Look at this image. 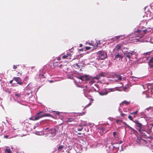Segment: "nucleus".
Listing matches in <instances>:
<instances>
[{
	"mask_svg": "<svg viewBox=\"0 0 153 153\" xmlns=\"http://www.w3.org/2000/svg\"><path fill=\"white\" fill-rule=\"evenodd\" d=\"M128 127L131 130V132H132L133 133H134L136 135L137 132L136 131L134 130V129L131 128V127L130 126H128Z\"/></svg>",
	"mask_w": 153,
	"mask_h": 153,
	"instance_id": "obj_12",
	"label": "nucleus"
},
{
	"mask_svg": "<svg viewBox=\"0 0 153 153\" xmlns=\"http://www.w3.org/2000/svg\"><path fill=\"white\" fill-rule=\"evenodd\" d=\"M147 31H148V30L146 29L144 30H138L135 31V32H137L138 33H141L139 36L141 38L143 36V34L144 33V34L146 33V32Z\"/></svg>",
	"mask_w": 153,
	"mask_h": 153,
	"instance_id": "obj_8",
	"label": "nucleus"
},
{
	"mask_svg": "<svg viewBox=\"0 0 153 153\" xmlns=\"http://www.w3.org/2000/svg\"><path fill=\"white\" fill-rule=\"evenodd\" d=\"M133 122L134 123H135L136 125L137 124V123H138V122H139V121H138V120H134V121H133Z\"/></svg>",
	"mask_w": 153,
	"mask_h": 153,
	"instance_id": "obj_36",
	"label": "nucleus"
},
{
	"mask_svg": "<svg viewBox=\"0 0 153 153\" xmlns=\"http://www.w3.org/2000/svg\"><path fill=\"white\" fill-rule=\"evenodd\" d=\"M99 59L102 60L105 59L107 56L106 52L103 51H100L97 53Z\"/></svg>",
	"mask_w": 153,
	"mask_h": 153,
	"instance_id": "obj_3",
	"label": "nucleus"
},
{
	"mask_svg": "<svg viewBox=\"0 0 153 153\" xmlns=\"http://www.w3.org/2000/svg\"><path fill=\"white\" fill-rule=\"evenodd\" d=\"M115 78H117L119 80H121L122 79L121 76L119 75L115 74Z\"/></svg>",
	"mask_w": 153,
	"mask_h": 153,
	"instance_id": "obj_16",
	"label": "nucleus"
},
{
	"mask_svg": "<svg viewBox=\"0 0 153 153\" xmlns=\"http://www.w3.org/2000/svg\"><path fill=\"white\" fill-rule=\"evenodd\" d=\"M14 97H19V95L18 94H16L15 95H14Z\"/></svg>",
	"mask_w": 153,
	"mask_h": 153,
	"instance_id": "obj_38",
	"label": "nucleus"
},
{
	"mask_svg": "<svg viewBox=\"0 0 153 153\" xmlns=\"http://www.w3.org/2000/svg\"><path fill=\"white\" fill-rule=\"evenodd\" d=\"M81 133H78V134H79V135H81Z\"/></svg>",
	"mask_w": 153,
	"mask_h": 153,
	"instance_id": "obj_61",
	"label": "nucleus"
},
{
	"mask_svg": "<svg viewBox=\"0 0 153 153\" xmlns=\"http://www.w3.org/2000/svg\"><path fill=\"white\" fill-rule=\"evenodd\" d=\"M58 60H59L60 59V57H59V58H58Z\"/></svg>",
	"mask_w": 153,
	"mask_h": 153,
	"instance_id": "obj_59",
	"label": "nucleus"
},
{
	"mask_svg": "<svg viewBox=\"0 0 153 153\" xmlns=\"http://www.w3.org/2000/svg\"><path fill=\"white\" fill-rule=\"evenodd\" d=\"M122 51L125 56L129 59L131 58L133 55H135L136 53L134 51H130L128 52L125 51V50L124 51Z\"/></svg>",
	"mask_w": 153,
	"mask_h": 153,
	"instance_id": "obj_4",
	"label": "nucleus"
},
{
	"mask_svg": "<svg viewBox=\"0 0 153 153\" xmlns=\"http://www.w3.org/2000/svg\"><path fill=\"white\" fill-rule=\"evenodd\" d=\"M14 80H15L18 84H19V77H15L14 78Z\"/></svg>",
	"mask_w": 153,
	"mask_h": 153,
	"instance_id": "obj_24",
	"label": "nucleus"
},
{
	"mask_svg": "<svg viewBox=\"0 0 153 153\" xmlns=\"http://www.w3.org/2000/svg\"><path fill=\"white\" fill-rule=\"evenodd\" d=\"M8 137V136L7 135H5L4 136V137L7 138Z\"/></svg>",
	"mask_w": 153,
	"mask_h": 153,
	"instance_id": "obj_51",
	"label": "nucleus"
},
{
	"mask_svg": "<svg viewBox=\"0 0 153 153\" xmlns=\"http://www.w3.org/2000/svg\"><path fill=\"white\" fill-rule=\"evenodd\" d=\"M148 129L150 132H152V129L153 128V123L148 126Z\"/></svg>",
	"mask_w": 153,
	"mask_h": 153,
	"instance_id": "obj_13",
	"label": "nucleus"
},
{
	"mask_svg": "<svg viewBox=\"0 0 153 153\" xmlns=\"http://www.w3.org/2000/svg\"><path fill=\"white\" fill-rule=\"evenodd\" d=\"M151 51H150V52H146V55H149L150 53H151Z\"/></svg>",
	"mask_w": 153,
	"mask_h": 153,
	"instance_id": "obj_41",
	"label": "nucleus"
},
{
	"mask_svg": "<svg viewBox=\"0 0 153 153\" xmlns=\"http://www.w3.org/2000/svg\"><path fill=\"white\" fill-rule=\"evenodd\" d=\"M5 152L7 153H12V152H11V151L10 150V148H9V147H7L6 148V149L5 151Z\"/></svg>",
	"mask_w": 153,
	"mask_h": 153,
	"instance_id": "obj_15",
	"label": "nucleus"
},
{
	"mask_svg": "<svg viewBox=\"0 0 153 153\" xmlns=\"http://www.w3.org/2000/svg\"><path fill=\"white\" fill-rule=\"evenodd\" d=\"M63 146L62 145L59 146L58 148V149L59 150H60L63 149Z\"/></svg>",
	"mask_w": 153,
	"mask_h": 153,
	"instance_id": "obj_26",
	"label": "nucleus"
},
{
	"mask_svg": "<svg viewBox=\"0 0 153 153\" xmlns=\"http://www.w3.org/2000/svg\"><path fill=\"white\" fill-rule=\"evenodd\" d=\"M113 133V136L114 137L117 134H118V133H117L116 132H114Z\"/></svg>",
	"mask_w": 153,
	"mask_h": 153,
	"instance_id": "obj_33",
	"label": "nucleus"
},
{
	"mask_svg": "<svg viewBox=\"0 0 153 153\" xmlns=\"http://www.w3.org/2000/svg\"><path fill=\"white\" fill-rule=\"evenodd\" d=\"M49 129V128H46V130H48Z\"/></svg>",
	"mask_w": 153,
	"mask_h": 153,
	"instance_id": "obj_60",
	"label": "nucleus"
},
{
	"mask_svg": "<svg viewBox=\"0 0 153 153\" xmlns=\"http://www.w3.org/2000/svg\"><path fill=\"white\" fill-rule=\"evenodd\" d=\"M28 78V77L27 76H26L25 77V79H27Z\"/></svg>",
	"mask_w": 153,
	"mask_h": 153,
	"instance_id": "obj_56",
	"label": "nucleus"
},
{
	"mask_svg": "<svg viewBox=\"0 0 153 153\" xmlns=\"http://www.w3.org/2000/svg\"><path fill=\"white\" fill-rule=\"evenodd\" d=\"M149 62L150 63H152L153 62V57H152L149 60Z\"/></svg>",
	"mask_w": 153,
	"mask_h": 153,
	"instance_id": "obj_32",
	"label": "nucleus"
},
{
	"mask_svg": "<svg viewBox=\"0 0 153 153\" xmlns=\"http://www.w3.org/2000/svg\"><path fill=\"white\" fill-rule=\"evenodd\" d=\"M30 88H31V89H30V88H29V90L28 91V90H27V92H26V94L27 95H29L30 94V93H32V91H33L32 90H31V88L30 87Z\"/></svg>",
	"mask_w": 153,
	"mask_h": 153,
	"instance_id": "obj_17",
	"label": "nucleus"
},
{
	"mask_svg": "<svg viewBox=\"0 0 153 153\" xmlns=\"http://www.w3.org/2000/svg\"><path fill=\"white\" fill-rule=\"evenodd\" d=\"M82 46V44H80L79 45V47H81Z\"/></svg>",
	"mask_w": 153,
	"mask_h": 153,
	"instance_id": "obj_52",
	"label": "nucleus"
},
{
	"mask_svg": "<svg viewBox=\"0 0 153 153\" xmlns=\"http://www.w3.org/2000/svg\"><path fill=\"white\" fill-rule=\"evenodd\" d=\"M122 142H123L122 141H120L119 143L118 142L117 143L118 144H120L122 143Z\"/></svg>",
	"mask_w": 153,
	"mask_h": 153,
	"instance_id": "obj_46",
	"label": "nucleus"
},
{
	"mask_svg": "<svg viewBox=\"0 0 153 153\" xmlns=\"http://www.w3.org/2000/svg\"><path fill=\"white\" fill-rule=\"evenodd\" d=\"M123 52H113V55L114 57V60H117L118 59L119 60H122L123 58L122 53Z\"/></svg>",
	"mask_w": 153,
	"mask_h": 153,
	"instance_id": "obj_2",
	"label": "nucleus"
},
{
	"mask_svg": "<svg viewBox=\"0 0 153 153\" xmlns=\"http://www.w3.org/2000/svg\"><path fill=\"white\" fill-rule=\"evenodd\" d=\"M76 65L77 66H78L79 65L77 64H76Z\"/></svg>",
	"mask_w": 153,
	"mask_h": 153,
	"instance_id": "obj_64",
	"label": "nucleus"
},
{
	"mask_svg": "<svg viewBox=\"0 0 153 153\" xmlns=\"http://www.w3.org/2000/svg\"><path fill=\"white\" fill-rule=\"evenodd\" d=\"M109 91L107 89H105L102 90L101 91L99 92V94L101 96H104L107 95Z\"/></svg>",
	"mask_w": 153,
	"mask_h": 153,
	"instance_id": "obj_9",
	"label": "nucleus"
},
{
	"mask_svg": "<svg viewBox=\"0 0 153 153\" xmlns=\"http://www.w3.org/2000/svg\"><path fill=\"white\" fill-rule=\"evenodd\" d=\"M17 67V66L14 65L13 68L14 69H15Z\"/></svg>",
	"mask_w": 153,
	"mask_h": 153,
	"instance_id": "obj_43",
	"label": "nucleus"
},
{
	"mask_svg": "<svg viewBox=\"0 0 153 153\" xmlns=\"http://www.w3.org/2000/svg\"><path fill=\"white\" fill-rule=\"evenodd\" d=\"M27 86L28 87V88H30V85H28Z\"/></svg>",
	"mask_w": 153,
	"mask_h": 153,
	"instance_id": "obj_53",
	"label": "nucleus"
},
{
	"mask_svg": "<svg viewBox=\"0 0 153 153\" xmlns=\"http://www.w3.org/2000/svg\"><path fill=\"white\" fill-rule=\"evenodd\" d=\"M82 128H81L78 129L77 130L79 131H81L82 130Z\"/></svg>",
	"mask_w": 153,
	"mask_h": 153,
	"instance_id": "obj_42",
	"label": "nucleus"
},
{
	"mask_svg": "<svg viewBox=\"0 0 153 153\" xmlns=\"http://www.w3.org/2000/svg\"><path fill=\"white\" fill-rule=\"evenodd\" d=\"M43 112V111H40L37 114L35 117H33L32 118H30V119L33 120H39L40 118L43 117V114H41Z\"/></svg>",
	"mask_w": 153,
	"mask_h": 153,
	"instance_id": "obj_5",
	"label": "nucleus"
},
{
	"mask_svg": "<svg viewBox=\"0 0 153 153\" xmlns=\"http://www.w3.org/2000/svg\"><path fill=\"white\" fill-rule=\"evenodd\" d=\"M105 76V74L104 73L101 72L100 73L98 76L94 77L93 78L96 79H99L101 77H104Z\"/></svg>",
	"mask_w": 153,
	"mask_h": 153,
	"instance_id": "obj_10",
	"label": "nucleus"
},
{
	"mask_svg": "<svg viewBox=\"0 0 153 153\" xmlns=\"http://www.w3.org/2000/svg\"><path fill=\"white\" fill-rule=\"evenodd\" d=\"M43 117H53V116L51 114H43Z\"/></svg>",
	"mask_w": 153,
	"mask_h": 153,
	"instance_id": "obj_18",
	"label": "nucleus"
},
{
	"mask_svg": "<svg viewBox=\"0 0 153 153\" xmlns=\"http://www.w3.org/2000/svg\"><path fill=\"white\" fill-rule=\"evenodd\" d=\"M122 103H125L126 105H128L129 104V102L126 101H123Z\"/></svg>",
	"mask_w": 153,
	"mask_h": 153,
	"instance_id": "obj_29",
	"label": "nucleus"
},
{
	"mask_svg": "<svg viewBox=\"0 0 153 153\" xmlns=\"http://www.w3.org/2000/svg\"><path fill=\"white\" fill-rule=\"evenodd\" d=\"M37 126H38L37 124H36L35 125V127H37Z\"/></svg>",
	"mask_w": 153,
	"mask_h": 153,
	"instance_id": "obj_54",
	"label": "nucleus"
},
{
	"mask_svg": "<svg viewBox=\"0 0 153 153\" xmlns=\"http://www.w3.org/2000/svg\"><path fill=\"white\" fill-rule=\"evenodd\" d=\"M86 43L88 44L89 45H93V43L87 42Z\"/></svg>",
	"mask_w": 153,
	"mask_h": 153,
	"instance_id": "obj_44",
	"label": "nucleus"
},
{
	"mask_svg": "<svg viewBox=\"0 0 153 153\" xmlns=\"http://www.w3.org/2000/svg\"><path fill=\"white\" fill-rule=\"evenodd\" d=\"M19 83H20V85L22 84V82L21 81V80H20V82H19Z\"/></svg>",
	"mask_w": 153,
	"mask_h": 153,
	"instance_id": "obj_48",
	"label": "nucleus"
},
{
	"mask_svg": "<svg viewBox=\"0 0 153 153\" xmlns=\"http://www.w3.org/2000/svg\"><path fill=\"white\" fill-rule=\"evenodd\" d=\"M67 77L68 78L70 79H72L73 78V76L72 75L71 76L68 75H67Z\"/></svg>",
	"mask_w": 153,
	"mask_h": 153,
	"instance_id": "obj_28",
	"label": "nucleus"
},
{
	"mask_svg": "<svg viewBox=\"0 0 153 153\" xmlns=\"http://www.w3.org/2000/svg\"><path fill=\"white\" fill-rule=\"evenodd\" d=\"M69 56H71V54L70 53H69V54L67 53L66 54L64 55L62 57V58H63V59H65V58H66L67 57H68Z\"/></svg>",
	"mask_w": 153,
	"mask_h": 153,
	"instance_id": "obj_20",
	"label": "nucleus"
},
{
	"mask_svg": "<svg viewBox=\"0 0 153 153\" xmlns=\"http://www.w3.org/2000/svg\"><path fill=\"white\" fill-rule=\"evenodd\" d=\"M125 39V37H123V38H121V40H123V39Z\"/></svg>",
	"mask_w": 153,
	"mask_h": 153,
	"instance_id": "obj_57",
	"label": "nucleus"
},
{
	"mask_svg": "<svg viewBox=\"0 0 153 153\" xmlns=\"http://www.w3.org/2000/svg\"><path fill=\"white\" fill-rule=\"evenodd\" d=\"M119 134L118 133L114 137L116 139H119Z\"/></svg>",
	"mask_w": 153,
	"mask_h": 153,
	"instance_id": "obj_27",
	"label": "nucleus"
},
{
	"mask_svg": "<svg viewBox=\"0 0 153 153\" xmlns=\"http://www.w3.org/2000/svg\"><path fill=\"white\" fill-rule=\"evenodd\" d=\"M126 89V88H124V91H125V89Z\"/></svg>",
	"mask_w": 153,
	"mask_h": 153,
	"instance_id": "obj_62",
	"label": "nucleus"
},
{
	"mask_svg": "<svg viewBox=\"0 0 153 153\" xmlns=\"http://www.w3.org/2000/svg\"><path fill=\"white\" fill-rule=\"evenodd\" d=\"M85 49L86 50H89L91 48L89 47H85Z\"/></svg>",
	"mask_w": 153,
	"mask_h": 153,
	"instance_id": "obj_34",
	"label": "nucleus"
},
{
	"mask_svg": "<svg viewBox=\"0 0 153 153\" xmlns=\"http://www.w3.org/2000/svg\"><path fill=\"white\" fill-rule=\"evenodd\" d=\"M115 89L116 90V91H121L119 89V88H118V87H117L116 88H115Z\"/></svg>",
	"mask_w": 153,
	"mask_h": 153,
	"instance_id": "obj_37",
	"label": "nucleus"
},
{
	"mask_svg": "<svg viewBox=\"0 0 153 153\" xmlns=\"http://www.w3.org/2000/svg\"><path fill=\"white\" fill-rule=\"evenodd\" d=\"M74 120V119L72 118H69L66 121L67 122H69L73 121Z\"/></svg>",
	"mask_w": 153,
	"mask_h": 153,
	"instance_id": "obj_23",
	"label": "nucleus"
},
{
	"mask_svg": "<svg viewBox=\"0 0 153 153\" xmlns=\"http://www.w3.org/2000/svg\"><path fill=\"white\" fill-rule=\"evenodd\" d=\"M82 125L83 126H86V124L84 122H83V123H82Z\"/></svg>",
	"mask_w": 153,
	"mask_h": 153,
	"instance_id": "obj_47",
	"label": "nucleus"
},
{
	"mask_svg": "<svg viewBox=\"0 0 153 153\" xmlns=\"http://www.w3.org/2000/svg\"><path fill=\"white\" fill-rule=\"evenodd\" d=\"M116 122L117 123H119V122H122V121L121 120H117Z\"/></svg>",
	"mask_w": 153,
	"mask_h": 153,
	"instance_id": "obj_39",
	"label": "nucleus"
},
{
	"mask_svg": "<svg viewBox=\"0 0 153 153\" xmlns=\"http://www.w3.org/2000/svg\"><path fill=\"white\" fill-rule=\"evenodd\" d=\"M56 131L55 128L50 129L48 131V135L49 137H53L56 134Z\"/></svg>",
	"mask_w": 153,
	"mask_h": 153,
	"instance_id": "obj_6",
	"label": "nucleus"
},
{
	"mask_svg": "<svg viewBox=\"0 0 153 153\" xmlns=\"http://www.w3.org/2000/svg\"><path fill=\"white\" fill-rule=\"evenodd\" d=\"M147 22L146 20H144L140 22V25L143 27H144L146 25Z\"/></svg>",
	"mask_w": 153,
	"mask_h": 153,
	"instance_id": "obj_11",
	"label": "nucleus"
},
{
	"mask_svg": "<svg viewBox=\"0 0 153 153\" xmlns=\"http://www.w3.org/2000/svg\"><path fill=\"white\" fill-rule=\"evenodd\" d=\"M125 115V114H123V113L121 114V115L122 116H123Z\"/></svg>",
	"mask_w": 153,
	"mask_h": 153,
	"instance_id": "obj_49",
	"label": "nucleus"
},
{
	"mask_svg": "<svg viewBox=\"0 0 153 153\" xmlns=\"http://www.w3.org/2000/svg\"><path fill=\"white\" fill-rule=\"evenodd\" d=\"M49 82H53V80H51V81H49Z\"/></svg>",
	"mask_w": 153,
	"mask_h": 153,
	"instance_id": "obj_58",
	"label": "nucleus"
},
{
	"mask_svg": "<svg viewBox=\"0 0 153 153\" xmlns=\"http://www.w3.org/2000/svg\"><path fill=\"white\" fill-rule=\"evenodd\" d=\"M94 86L96 88H94V90L96 91H97L99 90V86L97 85H94Z\"/></svg>",
	"mask_w": 153,
	"mask_h": 153,
	"instance_id": "obj_19",
	"label": "nucleus"
},
{
	"mask_svg": "<svg viewBox=\"0 0 153 153\" xmlns=\"http://www.w3.org/2000/svg\"><path fill=\"white\" fill-rule=\"evenodd\" d=\"M76 78L77 79H74V81L76 85L78 87H81V85L80 84V83L82 81L85 80L86 81H88L89 80H90L89 82V84L91 85L93 84L95 82V81L94 80L95 79L93 78L94 77H91L90 78H88L87 76H83L79 77H77Z\"/></svg>",
	"mask_w": 153,
	"mask_h": 153,
	"instance_id": "obj_1",
	"label": "nucleus"
},
{
	"mask_svg": "<svg viewBox=\"0 0 153 153\" xmlns=\"http://www.w3.org/2000/svg\"><path fill=\"white\" fill-rule=\"evenodd\" d=\"M136 125L138 127L140 128L142 126V124L139 122L137 123Z\"/></svg>",
	"mask_w": 153,
	"mask_h": 153,
	"instance_id": "obj_21",
	"label": "nucleus"
},
{
	"mask_svg": "<svg viewBox=\"0 0 153 153\" xmlns=\"http://www.w3.org/2000/svg\"><path fill=\"white\" fill-rule=\"evenodd\" d=\"M52 112H55L56 113V114H57V115H59L60 114V112H59V111H52Z\"/></svg>",
	"mask_w": 153,
	"mask_h": 153,
	"instance_id": "obj_31",
	"label": "nucleus"
},
{
	"mask_svg": "<svg viewBox=\"0 0 153 153\" xmlns=\"http://www.w3.org/2000/svg\"><path fill=\"white\" fill-rule=\"evenodd\" d=\"M122 45L120 44L117 45L114 49L113 50L114 52H122V51H124L125 49H124L123 50H122L121 49Z\"/></svg>",
	"mask_w": 153,
	"mask_h": 153,
	"instance_id": "obj_7",
	"label": "nucleus"
},
{
	"mask_svg": "<svg viewBox=\"0 0 153 153\" xmlns=\"http://www.w3.org/2000/svg\"><path fill=\"white\" fill-rule=\"evenodd\" d=\"M123 36H124L123 35H120V36H114V38H112L111 39L112 40L114 39L113 41H114L115 40L114 39H116L117 40L118 39L120 38L121 37H122Z\"/></svg>",
	"mask_w": 153,
	"mask_h": 153,
	"instance_id": "obj_14",
	"label": "nucleus"
},
{
	"mask_svg": "<svg viewBox=\"0 0 153 153\" xmlns=\"http://www.w3.org/2000/svg\"><path fill=\"white\" fill-rule=\"evenodd\" d=\"M36 134L38 135H40V134H39V132H37L36 133Z\"/></svg>",
	"mask_w": 153,
	"mask_h": 153,
	"instance_id": "obj_45",
	"label": "nucleus"
},
{
	"mask_svg": "<svg viewBox=\"0 0 153 153\" xmlns=\"http://www.w3.org/2000/svg\"><path fill=\"white\" fill-rule=\"evenodd\" d=\"M128 118L131 120H132V116H128Z\"/></svg>",
	"mask_w": 153,
	"mask_h": 153,
	"instance_id": "obj_35",
	"label": "nucleus"
},
{
	"mask_svg": "<svg viewBox=\"0 0 153 153\" xmlns=\"http://www.w3.org/2000/svg\"><path fill=\"white\" fill-rule=\"evenodd\" d=\"M108 90L109 91V92H110L114 91H116L115 88H109L108 89Z\"/></svg>",
	"mask_w": 153,
	"mask_h": 153,
	"instance_id": "obj_22",
	"label": "nucleus"
},
{
	"mask_svg": "<svg viewBox=\"0 0 153 153\" xmlns=\"http://www.w3.org/2000/svg\"><path fill=\"white\" fill-rule=\"evenodd\" d=\"M91 104V103L90 102L88 105H86L85 107V108H87V107L90 106Z\"/></svg>",
	"mask_w": 153,
	"mask_h": 153,
	"instance_id": "obj_30",
	"label": "nucleus"
},
{
	"mask_svg": "<svg viewBox=\"0 0 153 153\" xmlns=\"http://www.w3.org/2000/svg\"><path fill=\"white\" fill-rule=\"evenodd\" d=\"M39 76L40 78L44 77V75L42 74H41L39 75Z\"/></svg>",
	"mask_w": 153,
	"mask_h": 153,
	"instance_id": "obj_40",
	"label": "nucleus"
},
{
	"mask_svg": "<svg viewBox=\"0 0 153 153\" xmlns=\"http://www.w3.org/2000/svg\"><path fill=\"white\" fill-rule=\"evenodd\" d=\"M100 44V41H98V42H97V45H98L99 44Z\"/></svg>",
	"mask_w": 153,
	"mask_h": 153,
	"instance_id": "obj_50",
	"label": "nucleus"
},
{
	"mask_svg": "<svg viewBox=\"0 0 153 153\" xmlns=\"http://www.w3.org/2000/svg\"><path fill=\"white\" fill-rule=\"evenodd\" d=\"M137 112H138V111H137L131 113V114L134 115V117H136V116H135V115L137 113Z\"/></svg>",
	"mask_w": 153,
	"mask_h": 153,
	"instance_id": "obj_25",
	"label": "nucleus"
},
{
	"mask_svg": "<svg viewBox=\"0 0 153 153\" xmlns=\"http://www.w3.org/2000/svg\"><path fill=\"white\" fill-rule=\"evenodd\" d=\"M12 82H13V80H10V83H12Z\"/></svg>",
	"mask_w": 153,
	"mask_h": 153,
	"instance_id": "obj_55",
	"label": "nucleus"
},
{
	"mask_svg": "<svg viewBox=\"0 0 153 153\" xmlns=\"http://www.w3.org/2000/svg\"><path fill=\"white\" fill-rule=\"evenodd\" d=\"M126 89V88H124V91H125V89Z\"/></svg>",
	"mask_w": 153,
	"mask_h": 153,
	"instance_id": "obj_63",
	"label": "nucleus"
}]
</instances>
